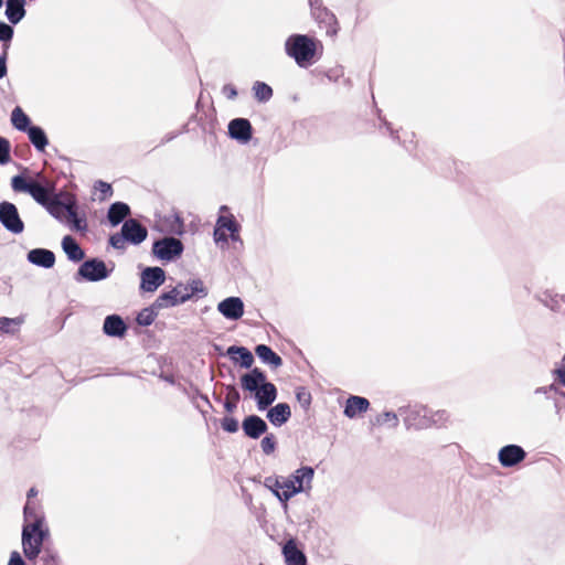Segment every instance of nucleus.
Masks as SVG:
<instances>
[{
	"label": "nucleus",
	"instance_id": "1",
	"mask_svg": "<svg viewBox=\"0 0 565 565\" xmlns=\"http://www.w3.org/2000/svg\"><path fill=\"white\" fill-rule=\"evenodd\" d=\"M315 469L310 466H300L289 476L271 475L264 478L263 486L269 490L280 502L284 510L288 509V502L297 494H309L312 491Z\"/></svg>",
	"mask_w": 565,
	"mask_h": 565
},
{
	"label": "nucleus",
	"instance_id": "2",
	"mask_svg": "<svg viewBox=\"0 0 565 565\" xmlns=\"http://www.w3.org/2000/svg\"><path fill=\"white\" fill-rule=\"evenodd\" d=\"M317 45L318 42L308 35L294 34L287 39L285 50L300 67H307L315 61Z\"/></svg>",
	"mask_w": 565,
	"mask_h": 565
},
{
	"label": "nucleus",
	"instance_id": "3",
	"mask_svg": "<svg viewBox=\"0 0 565 565\" xmlns=\"http://www.w3.org/2000/svg\"><path fill=\"white\" fill-rule=\"evenodd\" d=\"M45 209L54 218L66 223L71 230L83 232L87 228L86 220L78 217L75 201L71 198L62 202L53 196Z\"/></svg>",
	"mask_w": 565,
	"mask_h": 565
},
{
	"label": "nucleus",
	"instance_id": "4",
	"mask_svg": "<svg viewBox=\"0 0 565 565\" xmlns=\"http://www.w3.org/2000/svg\"><path fill=\"white\" fill-rule=\"evenodd\" d=\"M50 532L46 525H23L22 527V550L29 561H34L41 553L43 542Z\"/></svg>",
	"mask_w": 565,
	"mask_h": 565
},
{
	"label": "nucleus",
	"instance_id": "5",
	"mask_svg": "<svg viewBox=\"0 0 565 565\" xmlns=\"http://www.w3.org/2000/svg\"><path fill=\"white\" fill-rule=\"evenodd\" d=\"M239 224L236 222L233 214L228 213V207L226 205H222L220 207V215L216 220L215 228L213 232L214 242L216 244H222V247L227 245L228 236L226 232L230 233V237L232 241H239Z\"/></svg>",
	"mask_w": 565,
	"mask_h": 565
},
{
	"label": "nucleus",
	"instance_id": "6",
	"mask_svg": "<svg viewBox=\"0 0 565 565\" xmlns=\"http://www.w3.org/2000/svg\"><path fill=\"white\" fill-rule=\"evenodd\" d=\"M449 418L446 411L433 412L427 407L420 406L411 412L405 418V423L408 426H415L417 428H427L433 425L441 426Z\"/></svg>",
	"mask_w": 565,
	"mask_h": 565
},
{
	"label": "nucleus",
	"instance_id": "7",
	"mask_svg": "<svg viewBox=\"0 0 565 565\" xmlns=\"http://www.w3.org/2000/svg\"><path fill=\"white\" fill-rule=\"evenodd\" d=\"M11 186L15 192L29 193L39 204L44 207L53 198L49 188H45L33 180H26L22 175L13 177L11 180Z\"/></svg>",
	"mask_w": 565,
	"mask_h": 565
},
{
	"label": "nucleus",
	"instance_id": "8",
	"mask_svg": "<svg viewBox=\"0 0 565 565\" xmlns=\"http://www.w3.org/2000/svg\"><path fill=\"white\" fill-rule=\"evenodd\" d=\"M152 253L160 260L171 262L181 256L183 244L175 237H164L154 242Z\"/></svg>",
	"mask_w": 565,
	"mask_h": 565
},
{
	"label": "nucleus",
	"instance_id": "9",
	"mask_svg": "<svg viewBox=\"0 0 565 565\" xmlns=\"http://www.w3.org/2000/svg\"><path fill=\"white\" fill-rule=\"evenodd\" d=\"M11 122L20 131H26L30 141H47L44 131L36 126H30V118L23 109L17 106L11 113Z\"/></svg>",
	"mask_w": 565,
	"mask_h": 565
},
{
	"label": "nucleus",
	"instance_id": "10",
	"mask_svg": "<svg viewBox=\"0 0 565 565\" xmlns=\"http://www.w3.org/2000/svg\"><path fill=\"white\" fill-rule=\"evenodd\" d=\"M0 223L13 234H20L24 230L15 205L10 202L0 203Z\"/></svg>",
	"mask_w": 565,
	"mask_h": 565
},
{
	"label": "nucleus",
	"instance_id": "11",
	"mask_svg": "<svg viewBox=\"0 0 565 565\" xmlns=\"http://www.w3.org/2000/svg\"><path fill=\"white\" fill-rule=\"evenodd\" d=\"M106 264L97 258L84 262L77 271V275L87 281H99L109 276Z\"/></svg>",
	"mask_w": 565,
	"mask_h": 565
},
{
	"label": "nucleus",
	"instance_id": "12",
	"mask_svg": "<svg viewBox=\"0 0 565 565\" xmlns=\"http://www.w3.org/2000/svg\"><path fill=\"white\" fill-rule=\"evenodd\" d=\"M140 278V288L147 292H154L164 282L166 273L160 267H147Z\"/></svg>",
	"mask_w": 565,
	"mask_h": 565
},
{
	"label": "nucleus",
	"instance_id": "13",
	"mask_svg": "<svg viewBox=\"0 0 565 565\" xmlns=\"http://www.w3.org/2000/svg\"><path fill=\"white\" fill-rule=\"evenodd\" d=\"M175 289L181 303L189 301L195 296L202 298L207 295V290L200 279H191L186 284L179 282Z\"/></svg>",
	"mask_w": 565,
	"mask_h": 565
},
{
	"label": "nucleus",
	"instance_id": "14",
	"mask_svg": "<svg viewBox=\"0 0 565 565\" xmlns=\"http://www.w3.org/2000/svg\"><path fill=\"white\" fill-rule=\"evenodd\" d=\"M526 457V452L521 446L507 445L499 450L498 460L504 468L514 467Z\"/></svg>",
	"mask_w": 565,
	"mask_h": 565
},
{
	"label": "nucleus",
	"instance_id": "15",
	"mask_svg": "<svg viewBox=\"0 0 565 565\" xmlns=\"http://www.w3.org/2000/svg\"><path fill=\"white\" fill-rule=\"evenodd\" d=\"M227 136L237 141H249L253 134V127L246 118H235L228 122Z\"/></svg>",
	"mask_w": 565,
	"mask_h": 565
},
{
	"label": "nucleus",
	"instance_id": "16",
	"mask_svg": "<svg viewBox=\"0 0 565 565\" xmlns=\"http://www.w3.org/2000/svg\"><path fill=\"white\" fill-rule=\"evenodd\" d=\"M217 310L228 320H238L244 315V302L238 297H228L218 302Z\"/></svg>",
	"mask_w": 565,
	"mask_h": 565
},
{
	"label": "nucleus",
	"instance_id": "17",
	"mask_svg": "<svg viewBox=\"0 0 565 565\" xmlns=\"http://www.w3.org/2000/svg\"><path fill=\"white\" fill-rule=\"evenodd\" d=\"M121 232L126 236L127 242L134 245L142 243L148 235L147 228L134 218L124 222Z\"/></svg>",
	"mask_w": 565,
	"mask_h": 565
},
{
	"label": "nucleus",
	"instance_id": "18",
	"mask_svg": "<svg viewBox=\"0 0 565 565\" xmlns=\"http://www.w3.org/2000/svg\"><path fill=\"white\" fill-rule=\"evenodd\" d=\"M254 397L257 403V408L259 411H265L269 405H271L277 397L276 386L267 382V379L264 383L258 387V390L254 393Z\"/></svg>",
	"mask_w": 565,
	"mask_h": 565
},
{
	"label": "nucleus",
	"instance_id": "19",
	"mask_svg": "<svg viewBox=\"0 0 565 565\" xmlns=\"http://www.w3.org/2000/svg\"><path fill=\"white\" fill-rule=\"evenodd\" d=\"M242 428L247 437L257 439L266 433L267 424L259 416L249 415L243 420Z\"/></svg>",
	"mask_w": 565,
	"mask_h": 565
},
{
	"label": "nucleus",
	"instance_id": "20",
	"mask_svg": "<svg viewBox=\"0 0 565 565\" xmlns=\"http://www.w3.org/2000/svg\"><path fill=\"white\" fill-rule=\"evenodd\" d=\"M313 14L320 28L324 29L328 35L335 36L338 34L339 22L332 12L323 8L317 9Z\"/></svg>",
	"mask_w": 565,
	"mask_h": 565
},
{
	"label": "nucleus",
	"instance_id": "21",
	"mask_svg": "<svg viewBox=\"0 0 565 565\" xmlns=\"http://www.w3.org/2000/svg\"><path fill=\"white\" fill-rule=\"evenodd\" d=\"M282 555L286 565H307V557L297 547V543L294 539L288 540L282 546Z\"/></svg>",
	"mask_w": 565,
	"mask_h": 565
},
{
	"label": "nucleus",
	"instance_id": "22",
	"mask_svg": "<svg viewBox=\"0 0 565 565\" xmlns=\"http://www.w3.org/2000/svg\"><path fill=\"white\" fill-rule=\"evenodd\" d=\"M28 260L39 267L52 268L55 264V255L45 248H34L28 253Z\"/></svg>",
	"mask_w": 565,
	"mask_h": 565
},
{
	"label": "nucleus",
	"instance_id": "23",
	"mask_svg": "<svg viewBox=\"0 0 565 565\" xmlns=\"http://www.w3.org/2000/svg\"><path fill=\"white\" fill-rule=\"evenodd\" d=\"M103 331L109 337L121 338L126 334L127 326L118 315H110L105 318Z\"/></svg>",
	"mask_w": 565,
	"mask_h": 565
},
{
	"label": "nucleus",
	"instance_id": "24",
	"mask_svg": "<svg viewBox=\"0 0 565 565\" xmlns=\"http://www.w3.org/2000/svg\"><path fill=\"white\" fill-rule=\"evenodd\" d=\"M265 380V373L259 369L255 367L250 372L242 375L241 385L244 391L255 393L258 390V387L264 383Z\"/></svg>",
	"mask_w": 565,
	"mask_h": 565
},
{
	"label": "nucleus",
	"instance_id": "25",
	"mask_svg": "<svg viewBox=\"0 0 565 565\" xmlns=\"http://www.w3.org/2000/svg\"><path fill=\"white\" fill-rule=\"evenodd\" d=\"M24 524L23 525H45V518L40 507L35 503L28 501L23 509Z\"/></svg>",
	"mask_w": 565,
	"mask_h": 565
},
{
	"label": "nucleus",
	"instance_id": "26",
	"mask_svg": "<svg viewBox=\"0 0 565 565\" xmlns=\"http://www.w3.org/2000/svg\"><path fill=\"white\" fill-rule=\"evenodd\" d=\"M62 248L71 262L78 263L84 259L85 253L77 242L70 235L62 239Z\"/></svg>",
	"mask_w": 565,
	"mask_h": 565
},
{
	"label": "nucleus",
	"instance_id": "27",
	"mask_svg": "<svg viewBox=\"0 0 565 565\" xmlns=\"http://www.w3.org/2000/svg\"><path fill=\"white\" fill-rule=\"evenodd\" d=\"M291 416L290 407L286 403H279L271 407L267 413V418L275 426H281Z\"/></svg>",
	"mask_w": 565,
	"mask_h": 565
},
{
	"label": "nucleus",
	"instance_id": "28",
	"mask_svg": "<svg viewBox=\"0 0 565 565\" xmlns=\"http://www.w3.org/2000/svg\"><path fill=\"white\" fill-rule=\"evenodd\" d=\"M370 403L366 398L361 396H350L347 399L344 415L349 418H354L361 413L367 411Z\"/></svg>",
	"mask_w": 565,
	"mask_h": 565
},
{
	"label": "nucleus",
	"instance_id": "29",
	"mask_svg": "<svg viewBox=\"0 0 565 565\" xmlns=\"http://www.w3.org/2000/svg\"><path fill=\"white\" fill-rule=\"evenodd\" d=\"M227 355L235 362H239L242 367L249 369L254 363V356L249 350L244 347L232 345L227 349Z\"/></svg>",
	"mask_w": 565,
	"mask_h": 565
},
{
	"label": "nucleus",
	"instance_id": "30",
	"mask_svg": "<svg viewBox=\"0 0 565 565\" xmlns=\"http://www.w3.org/2000/svg\"><path fill=\"white\" fill-rule=\"evenodd\" d=\"M24 0H7L6 15L8 20L17 24L25 15Z\"/></svg>",
	"mask_w": 565,
	"mask_h": 565
},
{
	"label": "nucleus",
	"instance_id": "31",
	"mask_svg": "<svg viewBox=\"0 0 565 565\" xmlns=\"http://www.w3.org/2000/svg\"><path fill=\"white\" fill-rule=\"evenodd\" d=\"M255 353L264 363L269 364L275 369L281 366L282 364L281 358L265 344L257 345Z\"/></svg>",
	"mask_w": 565,
	"mask_h": 565
},
{
	"label": "nucleus",
	"instance_id": "32",
	"mask_svg": "<svg viewBox=\"0 0 565 565\" xmlns=\"http://www.w3.org/2000/svg\"><path fill=\"white\" fill-rule=\"evenodd\" d=\"M130 213V209L126 203L116 202L108 210V221L113 226L118 225Z\"/></svg>",
	"mask_w": 565,
	"mask_h": 565
},
{
	"label": "nucleus",
	"instance_id": "33",
	"mask_svg": "<svg viewBox=\"0 0 565 565\" xmlns=\"http://www.w3.org/2000/svg\"><path fill=\"white\" fill-rule=\"evenodd\" d=\"M156 307L160 309H166L170 307H175L178 305H181V301L178 297V291L175 287H173L171 290L162 292L157 299H156Z\"/></svg>",
	"mask_w": 565,
	"mask_h": 565
},
{
	"label": "nucleus",
	"instance_id": "34",
	"mask_svg": "<svg viewBox=\"0 0 565 565\" xmlns=\"http://www.w3.org/2000/svg\"><path fill=\"white\" fill-rule=\"evenodd\" d=\"M160 308L156 307V302H153L150 307L142 309L137 316L138 324L142 327L150 326L158 316Z\"/></svg>",
	"mask_w": 565,
	"mask_h": 565
},
{
	"label": "nucleus",
	"instance_id": "35",
	"mask_svg": "<svg viewBox=\"0 0 565 565\" xmlns=\"http://www.w3.org/2000/svg\"><path fill=\"white\" fill-rule=\"evenodd\" d=\"M253 90L258 102H267L273 96V88L264 82H256L253 86Z\"/></svg>",
	"mask_w": 565,
	"mask_h": 565
},
{
	"label": "nucleus",
	"instance_id": "36",
	"mask_svg": "<svg viewBox=\"0 0 565 565\" xmlns=\"http://www.w3.org/2000/svg\"><path fill=\"white\" fill-rule=\"evenodd\" d=\"M238 401H239L238 391L234 386H230L227 388V395H226V399L224 403V408L226 409V412L233 413L237 407Z\"/></svg>",
	"mask_w": 565,
	"mask_h": 565
},
{
	"label": "nucleus",
	"instance_id": "37",
	"mask_svg": "<svg viewBox=\"0 0 565 565\" xmlns=\"http://www.w3.org/2000/svg\"><path fill=\"white\" fill-rule=\"evenodd\" d=\"M21 323H22V319H20V318L0 317V330L3 332H11V331H13L11 329L12 326L18 328V327H20Z\"/></svg>",
	"mask_w": 565,
	"mask_h": 565
},
{
	"label": "nucleus",
	"instance_id": "38",
	"mask_svg": "<svg viewBox=\"0 0 565 565\" xmlns=\"http://www.w3.org/2000/svg\"><path fill=\"white\" fill-rule=\"evenodd\" d=\"M296 397L303 409H307L311 404V394L303 387L297 388Z\"/></svg>",
	"mask_w": 565,
	"mask_h": 565
},
{
	"label": "nucleus",
	"instance_id": "39",
	"mask_svg": "<svg viewBox=\"0 0 565 565\" xmlns=\"http://www.w3.org/2000/svg\"><path fill=\"white\" fill-rule=\"evenodd\" d=\"M260 447H262V450L264 451V454H266V455L273 454L276 449V440H275L274 435L265 436L263 438V440L260 441Z\"/></svg>",
	"mask_w": 565,
	"mask_h": 565
},
{
	"label": "nucleus",
	"instance_id": "40",
	"mask_svg": "<svg viewBox=\"0 0 565 565\" xmlns=\"http://www.w3.org/2000/svg\"><path fill=\"white\" fill-rule=\"evenodd\" d=\"M127 238L122 232L114 234L109 238V244L116 249H124L126 247Z\"/></svg>",
	"mask_w": 565,
	"mask_h": 565
},
{
	"label": "nucleus",
	"instance_id": "41",
	"mask_svg": "<svg viewBox=\"0 0 565 565\" xmlns=\"http://www.w3.org/2000/svg\"><path fill=\"white\" fill-rule=\"evenodd\" d=\"M222 428L227 433H236L238 430V422L234 417H224L221 422Z\"/></svg>",
	"mask_w": 565,
	"mask_h": 565
},
{
	"label": "nucleus",
	"instance_id": "42",
	"mask_svg": "<svg viewBox=\"0 0 565 565\" xmlns=\"http://www.w3.org/2000/svg\"><path fill=\"white\" fill-rule=\"evenodd\" d=\"M13 36V29L0 21V40L3 41V44H9Z\"/></svg>",
	"mask_w": 565,
	"mask_h": 565
},
{
	"label": "nucleus",
	"instance_id": "43",
	"mask_svg": "<svg viewBox=\"0 0 565 565\" xmlns=\"http://www.w3.org/2000/svg\"><path fill=\"white\" fill-rule=\"evenodd\" d=\"M553 374L555 375V379L565 386V355L559 363L556 364L555 369L553 370Z\"/></svg>",
	"mask_w": 565,
	"mask_h": 565
},
{
	"label": "nucleus",
	"instance_id": "44",
	"mask_svg": "<svg viewBox=\"0 0 565 565\" xmlns=\"http://www.w3.org/2000/svg\"><path fill=\"white\" fill-rule=\"evenodd\" d=\"M94 188L103 194V199L110 196L113 193L110 184L100 180L95 183Z\"/></svg>",
	"mask_w": 565,
	"mask_h": 565
},
{
	"label": "nucleus",
	"instance_id": "45",
	"mask_svg": "<svg viewBox=\"0 0 565 565\" xmlns=\"http://www.w3.org/2000/svg\"><path fill=\"white\" fill-rule=\"evenodd\" d=\"M380 423H390L392 427H396L398 425V417L393 412H385L381 418L379 419Z\"/></svg>",
	"mask_w": 565,
	"mask_h": 565
},
{
	"label": "nucleus",
	"instance_id": "46",
	"mask_svg": "<svg viewBox=\"0 0 565 565\" xmlns=\"http://www.w3.org/2000/svg\"><path fill=\"white\" fill-rule=\"evenodd\" d=\"M10 44H3L2 54L0 55V78L7 75V56Z\"/></svg>",
	"mask_w": 565,
	"mask_h": 565
},
{
	"label": "nucleus",
	"instance_id": "47",
	"mask_svg": "<svg viewBox=\"0 0 565 565\" xmlns=\"http://www.w3.org/2000/svg\"><path fill=\"white\" fill-rule=\"evenodd\" d=\"M10 161V143H0V163L6 164Z\"/></svg>",
	"mask_w": 565,
	"mask_h": 565
},
{
	"label": "nucleus",
	"instance_id": "48",
	"mask_svg": "<svg viewBox=\"0 0 565 565\" xmlns=\"http://www.w3.org/2000/svg\"><path fill=\"white\" fill-rule=\"evenodd\" d=\"M552 392H555V393H557V392H558L557 387H556L554 384H551V385H548V386L537 387V388L534 391V393H535V394H543V395H545L547 398H550V394H551Z\"/></svg>",
	"mask_w": 565,
	"mask_h": 565
},
{
	"label": "nucleus",
	"instance_id": "49",
	"mask_svg": "<svg viewBox=\"0 0 565 565\" xmlns=\"http://www.w3.org/2000/svg\"><path fill=\"white\" fill-rule=\"evenodd\" d=\"M8 565H25V562L23 561L19 552L13 551L10 554Z\"/></svg>",
	"mask_w": 565,
	"mask_h": 565
},
{
	"label": "nucleus",
	"instance_id": "50",
	"mask_svg": "<svg viewBox=\"0 0 565 565\" xmlns=\"http://www.w3.org/2000/svg\"><path fill=\"white\" fill-rule=\"evenodd\" d=\"M207 126H209V139H217L218 138V135H217V125L213 121H210L207 122Z\"/></svg>",
	"mask_w": 565,
	"mask_h": 565
},
{
	"label": "nucleus",
	"instance_id": "51",
	"mask_svg": "<svg viewBox=\"0 0 565 565\" xmlns=\"http://www.w3.org/2000/svg\"><path fill=\"white\" fill-rule=\"evenodd\" d=\"M36 494H38V490L35 488H31L28 492V501H30V499L35 497Z\"/></svg>",
	"mask_w": 565,
	"mask_h": 565
},
{
	"label": "nucleus",
	"instance_id": "52",
	"mask_svg": "<svg viewBox=\"0 0 565 565\" xmlns=\"http://www.w3.org/2000/svg\"><path fill=\"white\" fill-rule=\"evenodd\" d=\"M47 143H34L39 151H44Z\"/></svg>",
	"mask_w": 565,
	"mask_h": 565
},
{
	"label": "nucleus",
	"instance_id": "53",
	"mask_svg": "<svg viewBox=\"0 0 565 565\" xmlns=\"http://www.w3.org/2000/svg\"><path fill=\"white\" fill-rule=\"evenodd\" d=\"M230 94H232V95H236L235 89L230 90Z\"/></svg>",
	"mask_w": 565,
	"mask_h": 565
},
{
	"label": "nucleus",
	"instance_id": "54",
	"mask_svg": "<svg viewBox=\"0 0 565 565\" xmlns=\"http://www.w3.org/2000/svg\"><path fill=\"white\" fill-rule=\"evenodd\" d=\"M0 141H7L4 138L0 137Z\"/></svg>",
	"mask_w": 565,
	"mask_h": 565
},
{
	"label": "nucleus",
	"instance_id": "55",
	"mask_svg": "<svg viewBox=\"0 0 565 565\" xmlns=\"http://www.w3.org/2000/svg\"><path fill=\"white\" fill-rule=\"evenodd\" d=\"M2 3H3V1H2V0H0V8L2 7Z\"/></svg>",
	"mask_w": 565,
	"mask_h": 565
}]
</instances>
